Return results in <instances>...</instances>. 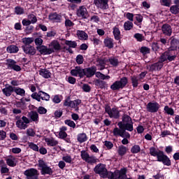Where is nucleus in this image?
I'll use <instances>...</instances> for the list:
<instances>
[{"label":"nucleus","instance_id":"f257e3e1","mask_svg":"<svg viewBox=\"0 0 179 179\" xmlns=\"http://www.w3.org/2000/svg\"><path fill=\"white\" fill-rule=\"evenodd\" d=\"M150 155L157 157V162H161L164 166H171V160L164 152L155 147L150 148Z\"/></svg>","mask_w":179,"mask_h":179},{"label":"nucleus","instance_id":"f03ea898","mask_svg":"<svg viewBox=\"0 0 179 179\" xmlns=\"http://www.w3.org/2000/svg\"><path fill=\"white\" fill-rule=\"evenodd\" d=\"M117 126L120 129H126V131H129V132L134 131V122H132V118L127 114L122 115V121L117 123Z\"/></svg>","mask_w":179,"mask_h":179},{"label":"nucleus","instance_id":"7ed1b4c3","mask_svg":"<svg viewBox=\"0 0 179 179\" xmlns=\"http://www.w3.org/2000/svg\"><path fill=\"white\" fill-rule=\"evenodd\" d=\"M38 167L40 168L41 170V174L42 176H51L53 173L52 169L50 167L48 164L47 162H44L43 159H40L38 161Z\"/></svg>","mask_w":179,"mask_h":179},{"label":"nucleus","instance_id":"20e7f679","mask_svg":"<svg viewBox=\"0 0 179 179\" xmlns=\"http://www.w3.org/2000/svg\"><path fill=\"white\" fill-rule=\"evenodd\" d=\"M95 174H99L101 178H107V168L104 164H98L94 169Z\"/></svg>","mask_w":179,"mask_h":179},{"label":"nucleus","instance_id":"39448f33","mask_svg":"<svg viewBox=\"0 0 179 179\" xmlns=\"http://www.w3.org/2000/svg\"><path fill=\"white\" fill-rule=\"evenodd\" d=\"M80 156L81 159L89 164H96V163H99V162H100V160H99L96 157L93 155L90 156L89 153L85 150L81 151Z\"/></svg>","mask_w":179,"mask_h":179},{"label":"nucleus","instance_id":"423d86ee","mask_svg":"<svg viewBox=\"0 0 179 179\" xmlns=\"http://www.w3.org/2000/svg\"><path fill=\"white\" fill-rule=\"evenodd\" d=\"M127 85H128V78L123 77L120 80H117L111 85L110 89L111 90H120V89H124Z\"/></svg>","mask_w":179,"mask_h":179},{"label":"nucleus","instance_id":"0eeeda50","mask_svg":"<svg viewBox=\"0 0 179 179\" xmlns=\"http://www.w3.org/2000/svg\"><path fill=\"white\" fill-rule=\"evenodd\" d=\"M177 58V55H176V51L173 50H169L166 52H164L161 56L160 60L162 62H164L165 61H174Z\"/></svg>","mask_w":179,"mask_h":179},{"label":"nucleus","instance_id":"6e6552de","mask_svg":"<svg viewBox=\"0 0 179 179\" xmlns=\"http://www.w3.org/2000/svg\"><path fill=\"white\" fill-rule=\"evenodd\" d=\"M31 96L32 97V99L36 100L37 101H41V100H45V101H49L50 99V94L43 91H39L38 93L34 92L31 95Z\"/></svg>","mask_w":179,"mask_h":179},{"label":"nucleus","instance_id":"1a4fd4ad","mask_svg":"<svg viewBox=\"0 0 179 179\" xmlns=\"http://www.w3.org/2000/svg\"><path fill=\"white\" fill-rule=\"evenodd\" d=\"M38 171L34 168H30L24 171L26 179H38Z\"/></svg>","mask_w":179,"mask_h":179},{"label":"nucleus","instance_id":"9d476101","mask_svg":"<svg viewBox=\"0 0 179 179\" xmlns=\"http://www.w3.org/2000/svg\"><path fill=\"white\" fill-rule=\"evenodd\" d=\"M27 124H30V120L26 116H22L21 119L17 120L15 122L17 128L20 130L26 129L29 127Z\"/></svg>","mask_w":179,"mask_h":179},{"label":"nucleus","instance_id":"9b49d317","mask_svg":"<svg viewBox=\"0 0 179 179\" xmlns=\"http://www.w3.org/2000/svg\"><path fill=\"white\" fill-rule=\"evenodd\" d=\"M82 103V100L76 99L73 101H71L69 99H65L64 102V106L65 107H70V108H76V111L79 110V106Z\"/></svg>","mask_w":179,"mask_h":179},{"label":"nucleus","instance_id":"f8f14e48","mask_svg":"<svg viewBox=\"0 0 179 179\" xmlns=\"http://www.w3.org/2000/svg\"><path fill=\"white\" fill-rule=\"evenodd\" d=\"M113 134L114 136H121V138H131L129 133L127 132V129L115 127Z\"/></svg>","mask_w":179,"mask_h":179},{"label":"nucleus","instance_id":"ddd939ff","mask_svg":"<svg viewBox=\"0 0 179 179\" xmlns=\"http://www.w3.org/2000/svg\"><path fill=\"white\" fill-rule=\"evenodd\" d=\"M76 15L80 19H87L89 17V13L87 8L85 6H80L76 10Z\"/></svg>","mask_w":179,"mask_h":179},{"label":"nucleus","instance_id":"4468645a","mask_svg":"<svg viewBox=\"0 0 179 179\" xmlns=\"http://www.w3.org/2000/svg\"><path fill=\"white\" fill-rule=\"evenodd\" d=\"M105 111L108 114L110 118L115 120L120 118V111L116 108H111L110 106H106Z\"/></svg>","mask_w":179,"mask_h":179},{"label":"nucleus","instance_id":"2eb2a0df","mask_svg":"<svg viewBox=\"0 0 179 179\" xmlns=\"http://www.w3.org/2000/svg\"><path fill=\"white\" fill-rule=\"evenodd\" d=\"M148 113H157L160 108V104L156 101L149 102L146 106Z\"/></svg>","mask_w":179,"mask_h":179},{"label":"nucleus","instance_id":"dca6fc26","mask_svg":"<svg viewBox=\"0 0 179 179\" xmlns=\"http://www.w3.org/2000/svg\"><path fill=\"white\" fill-rule=\"evenodd\" d=\"M94 3L98 9L102 10L108 9V0H94Z\"/></svg>","mask_w":179,"mask_h":179},{"label":"nucleus","instance_id":"f3484780","mask_svg":"<svg viewBox=\"0 0 179 179\" xmlns=\"http://www.w3.org/2000/svg\"><path fill=\"white\" fill-rule=\"evenodd\" d=\"M70 73L72 76L83 78V76H85V69H83L80 66H76L71 71Z\"/></svg>","mask_w":179,"mask_h":179},{"label":"nucleus","instance_id":"a211bd4d","mask_svg":"<svg viewBox=\"0 0 179 179\" xmlns=\"http://www.w3.org/2000/svg\"><path fill=\"white\" fill-rule=\"evenodd\" d=\"M6 65L8 69H13V71H15L16 72H20V71H22L20 66L16 64V62L13 59H7Z\"/></svg>","mask_w":179,"mask_h":179},{"label":"nucleus","instance_id":"6ab92c4d","mask_svg":"<svg viewBox=\"0 0 179 179\" xmlns=\"http://www.w3.org/2000/svg\"><path fill=\"white\" fill-rule=\"evenodd\" d=\"M36 50H38V51L42 55H50V54H52V52H54V50H52V49H50L45 45L37 46Z\"/></svg>","mask_w":179,"mask_h":179},{"label":"nucleus","instance_id":"aec40b11","mask_svg":"<svg viewBox=\"0 0 179 179\" xmlns=\"http://www.w3.org/2000/svg\"><path fill=\"white\" fill-rule=\"evenodd\" d=\"M49 48L50 50H52L53 52H55V51H61V50H62L61 44H59V42L57 40L52 41L49 44Z\"/></svg>","mask_w":179,"mask_h":179},{"label":"nucleus","instance_id":"412c9836","mask_svg":"<svg viewBox=\"0 0 179 179\" xmlns=\"http://www.w3.org/2000/svg\"><path fill=\"white\" fill-rule=\"evenodd\" d=\"M22 48L24 52L28 55H34L36 52V48L33 45L29 46H22Z\"/></svg>","mask_w":179,"mask_h":179},{"label":"nucleus","instance_id":"4be33fe9","mask_svg":"<svg viewBox=\"0 0 179 179\" xmlns=\"http://www.w3.org/2000/svg\"><path fill=\"white\" fill-rule=\"evenodd\" d=\"M3 94L6 97H10L14 92V87L12 85H6L4 88L2 89Z\"/></svg>","mask_w":179,"mask_h":179},{"label":"nucleus","instance_id":"5701e85b","mask_svg":"<svg viewBox=\"0 0 179 179\" xmlns=\"http://www.w3.org/2000/svg\"><path fill=\"white\" fill-rule=\"evenodd\" d=\"M161 29L163 34H164L165 36H168L169 37L171 36L173 33V29H171V26H170L169 24H164V25H162Z\"/></svg>","mask_w":179,"mask_h":179},{"label":"nucleus","instance_id":"b1692460","mask_svg":"<svg viewBox=\"0 0 179 179\" xmlns=\"http://www.w3.org/2000/svg\"><path fill=\"white\" fill-rule=\"evenodd\" d=\"M96 67H91L87 69H84V76L87 78H92L96 73Z\"/></svg>","mask_w":179,"mask_h":179},{"label":"nucleus","instance_id":"393cba45","mask_svg":"<svg viewBox=\"0 0 179 179\" xmlns=\"http://www.w3.org/2000/svg\"><path fill=\"white\" fill-rule=\"evenodd\" d=\"M28 117L36 124H38V113L36 111H31L28 113Z\"/></svg>","mask_w":179,"mask_h":179},{"label":"nucleus","instance_id":"a878e982","mask_svg":"<svg viewBox=\"0 0 179 179\" xmlns=\"http://www.w3.org/2000/svg\"><path fill=\"white\" fill-rule=\"evenodd\" d=\"M103 43L105 47L108 48H114V39L110 37H106Z\"/></svg>","mask_w":179,"mask_h":179},{"label":"nucleus","instance_id":"bb28decb","mask_svg":"<svg viewBox=\"0 0 179 179\" xmlns=\"http://www.w3.org/2000/svg\"><path fill=\"white\" fill-rule=\"evenodd\" d=\"M39 75L43 76L45 79H49V78H51V72L46 69H40Z\"/></svg>","mask_w":179,"mask_h":179},{"label":"nucleus","instance_id":"cd10ccee","mask_svg":"<svg viewBox=\"0 0 179 179\" xmlns=\"http://www.w3.org/2000/svg\"><path fill=\"white\" fill-rule=\"evenodd\" d=\"M61 18L62 16L57 14V13H53L49 15V19L52 22L59 23V22H61Z\"/></svg>","mask_w":179,"mask_h":179},{"label":"nucleus","instance_id":"c85d7f7f","mask_svg":"<svg viewBox=\"0 0 179 179\" xmlns=\"http://www.w3.org/2000/svg\"><path fill=\"white\" fill-rule=\"evenodd\" d=\"M120 177V171H115L113 173L108 171L106 178L108 179H118Z\"/></svg>","mask_w":179,"mask_h":179},{"label":"nucleus","instance_id":"c756f323","mask_svg":"<svg viewBox=\"0 0 179 179\" xmlns=\"http://www.w3.org/2000/svg\"><path fill=\"white\" fill-rule=\"evenodd\" d=\"M113 34L115 40H117V41H120V40H121V31H120L118 27H113Z\"/></svg>","mask_w":179,"mask_h":179},{"label":"nucleus","instance_id":"7c9ffc66","mask_svg":"<svg viewBox=\"0 0 179 179\" xmlns=\"http://www.w3.org/2000/svg\"><path fill=\"white\" fill-rule=\"evenodd\" d=\"M163 68V62H158L150 66L151 71H160Z\"/></svg>","mask_w":179,"mask_h":179},{"label":"nucleus","instance_id":"2f4dec72","mask_svg":"<svg viewBox=\"0 0 179 179\" xmlns=\"http://www.w3.org/2000/svg\"><path fill=\"white\" fill-rule=\"evenodd\" d=\"M26 101H29L27 99L22 98L20 101L16 103V107L19 108H22V110H24L26 108Z\"/></svg>","mask_w":179,"mask_h":179},{"label":"nucleus","instance_id":"473e14b6","mask_svg":"<svg viewBox=\"0 0 179 179\" xmlns=\"http://www.w3.org/2000/svg\"><path fill=\"white\" fill-rule=\"evenodd\" d=\"M77 36L80 40H87V38H89V36H87V34H86L85 31L80 30L77 31Z\"/></svg>","mask_w":179,"mask_h":179},{"label":"nucleus","instance_id":"72a5a7b5","mask_svg":"<svg viewBox=\"0 0 179 179\" xmlns=\"http://www.w3.org/2000/svg\"><path fill=\"white\" fill-rule=\"evenodd\" d=\"M45 142L47 143L48 146H57L58 142L53 138H45Z\"/></svg>","mask_w":179,"mask_h":179},{"label":"nucleus","instance_id":"f704fd0d","mask_svg":"<svg viewBox=\"0 0 179 179\" xmlns=\"http://www.w3.org/2000/svg\"><path fill=\"white\" fill-rule=\"evenodd\" d=\"M34 42V38L31 37V38H22V43L24 45L22 47H27L31 45V43Z\"/></svg>","mask_w":179,"mask_h":179},{"label":"nucleus","instance_id":"c9c22d12","mask_svg":"<svg viewBox=\"0 0 179 179\" xmlns=\"http://www.w3.org/2000/svg\"><path fill=\"white\" fill-rule=\"evenodd\" d=\"M118 179H132V178H128V176H127V169L124 168L120 169L119 172Z\"/></svg>","mask_w":179,"mask_h":179},{"label":"nucleus","instance_id":"e433bc0d","mask_svg":"<svg viewBox=\"0 0 179 179\" xmlns=\"http://www.w3.org/2000/svg\"><path fill=\"white\" fill-rule=\"evenodd\" d=\"M14 92L18 96H21V97L24 96L26 94V91L24 90V89L20 88L19 87H14Z\"/></svg>","mask_w":179,"mask_h":179},{"label":"nucleus","instance_id":"4c0bfd02","mask_svg":"<svg viewBox=\"0 0 179 179\" xmlns=\"http://www.w3.org/2000/svg\"><path fill=\"white\" fill-rule=\"evenodd\" d=\"M128 150V148L124 145H120L118 147L117 152L120 156H124L127 154V151Z\"/></svg>","mask_w":179,"mask_h":179},{"label":"nucleus","instance_id":"58836bf2","mask_svg":"<svg viewBox=\"0 0 179 179\" xmlns=\"http://www.w3.org/2000/svg\"><path fill=\"white\" fill-rule=\"evenodd\" d=\"M7 51L10 52V54H15V52L19 51V48L15 45H11L7 48Z\"/></svg>","mask_w":179,"mask_h":179},{"label":"nucleus","instance_id":"ea45409f","mask_svg":"<svg viewBox=\"0 0 179 179\" xmlns=\"http://www.w3.org/2000/svg\"><path fill=\"white\" fill-rule=\"evenodd\" d=\"M77 140L80 142V143H83V142H86L87 141V136L86 134L81 133L78 135Z\"/></svg>","mask_w":179,"mask_h":179},{"label":"nucleus","instance_id":"a19ab883","mask_svg":"<svg viewBox=\"0 0 179 179\" xmlns=\"http://www.w3.org/2000/svg\"><path fill=\"white\" fill-rule=\"evenodd\" d=\"M62 160L64 163H68L69 164H71V163L73 162L72 157L68 154L63 155Z\"/></svg>","mask_w":179,"mask_h":179},{"label":"nucleus","instance_id":"79ce46f5","mask_svg":"<svg viewBox=\"0 0 179 179\" xmlns=\"http://www.w3.org/2000/svg\"><path fill=\"white\" fill-rule=\"evenodd\" d=\"M131 80L133 87H138V85H139V77L133 76L131 78Z\"/></svg>","mask_w":179,"mask_h":179},{"label":"nucleus","instance_id":"37998d69","mask_svg":"<svg viewBox=\"0 0 179 179\" xmlns=\"http://www.w3.org/2000/svg\"><path fill=\"white\" fill-rule=\"evenodd\" d=\"M170 12L173 15H178L179 13V5H173L170 8Z\"/></svg>","mask_w":179,"mask_h":179},{"label":"nucleus","instance_id":"c03bdc74","mask_svg":"<svg viewBox=\"0 0 179 179\" xmlns=\"http://www.w3.org/2000/svg\"><path fill=\"white\" fill-rule=\"evenodd\" d=\"M134 27V23L131 21H126L124 23V29L126 31L131 30Z\"/></svg>","mask_w":179,"mask_h":179},{"label":"nucleus","instance_id":"a18cd8bd","mask_svg":"<svg viewBox=\"0 0 179 179\" xmlns=\"http://www.w3.org/2000/svg\"><path fill=\"white\" fill-rule=\"evenodd\" d=\"M95 76L96 78H99L100 79H102V80H108L110 79V76H106L100 72L95 73Z\"/></svg>","mask_w":179,"mask_h":179},{"label":"nucleus","instance_id":"49530a36","mask_svg":"<svg viewBox=\"0 0 179 179\" xmlns=\"http://www.w3.org/2000/svg\"><path fill=\"white\" fill-rule=\"evenodd\" d=\"M64 124L66 125H68V127H70V128H73V129L76 128V124L75 123V122H73L71 120H64Z\"/></svg>","mask_w":179,"mask_h":179},{"label":"nucleus","instance_id":"de8ad7c7","mask_svg":"<svg viewBox=\"0 0 179 179\" xmlns=\"http://www.w3.org/2000/svg\"><path fill=\"white\" fill-rule=\"evenodd\" d=\"M0 170L1 174H6L7 173H9V169L6 166H3V162H0Z\"/></svg>","mask_w":179,"mask_h":179},{"label":"nucleus","instance_id":"09e8293b","mask_svg":"<svg viewBox=\"0 0 179 179\" xmlns=\"http://www.w3.org/2000/svg\"><path fill=\"white\" fill-rule=\"evenodd\" d=\"M164 110L168 115H174V109L169 107V106H165Z\"/></svg>","mask_w":179,"mask_h":179},{"label":"nucleus","instance_id":"8fccbe9b","mask_svg":"<svg viewBox=\"0 0 179 179\" xmlns=\"http://www.w3.org/2000/svg\"><path fill=\"white\" fill-rule=\"evenodd\" d=\"M6 164H8V166H10V167H15V166H16L15 158H8L6 159Z\"/></svg>","mask_w":179,"mask_h":179},{"label":"nucleus","instance_id":"3c124183","mask_svg":"<svg viewBox=\"0 0 179 179\" xmlns=\"http://www.w3.org/2000/svg\"><path fill=\"white\" fill-rule=\"evenodd\" d=\"M141 152V146L138 145H134L131 148V152L134 154L139 153Z\"/></svg>","mask_w":179,"mask_h":179},{"label":"nucleus","instance_id":"603ef678","mask_svg":"<svg viewBox=\"0 0 179 179\" xmlns=\"http://www.w3.org/2000/svg\"><path fill=\"white\" fill-rule=\"evenodd\" d=\"M134 38H136V40H137V41H139L140 43L143 41V40H145V36H143V35L142 34H135L134 36Z\"/></svg>","mask_w":179,"mask_h":179},{"label":"nucleus","instance_id":"864d4df0","mask_svg":"<svg viewBox=\"0 0 179 179\" xmlns=\"http://www.w3.org/2000/svg\"><path fill=\"white\" fill-rule=\"evenodd\" d=\"M140 52H141V54L143 55H146V54H149L150 52V48L146 46H143L140 49Z\"/></svg>","mask_w":179,"mask_h":179},{"label":"nucleus","instance_id":"5fc2aeb1","mask_svg":"<svg viewBox=\"0 0 179 179\" xmlns=\"http://www.w3.org/2000/svg\"><path fill=\"white\" fill-rule=\"evenodd\" d=\"M52 101L55 104H59L60 101H62V96L61 95H55L52 98Z\"/></svg>","mask_w":179,"mask_h":179},{"label":"nucleus","instance_id":"6e6d98bb","mask_svg":"<svg viewBox=\"0 0 179 179\" xmlns=\"http://www.w3.org/2000/svg\"><path fill=\"white\" fill-rule=\"evenodd\" d=\"M65 45H69V47L71 48H76V46L78 45L76 41H66Z\"/></svg>","mask_w":179,"mask_h":179},{"label":"nucleus","instance_id":"4d7b16f0","mask_svg":"<svg viewBox=\"0 0 179 179\" xmlns=\"http://www.w3.org/2000/svg\"><path fill=\"white\" fill-rule=\"evenodd\" d=\"M28 19L32 24H34V23H37V17L34 14L29 15Z\"/></svg>","mask_w":179,"mask_h":179},{"label":"nucleus","instance_id":"13d9d810","mask_svg":"<svg viewBox=\"0 0 179 179\" xmlns=\"http://www.w3.org/2000/svg\"><path fill=\"white\" fill-rule=\"evenodd\" d=\"M28 146L34 152H38V145L34 144V143H28Z\"/></svg>","mask_w":179,"mask_h":179},{"label":"nucleus","instance_id":"bf43d9fd","mask_svg":"<svg viewBox=\"0 0 179 179\" xmlns=\"http://www.w3.org/2000/svg\"><path fill=\"white\" fill-rule=\"evenodd\" d=\"M15 12L16 15H23L24 13V9L20 6H16L15 8Z\"/></svg>","mask_w":179,"mask_h":179},{"label":"nucleus","instance_id":"052dcab7","mask_svg":"<svg viewBox=\"0 0 179 179\" xmlns=\"http://www.w3.org/2000/svg\"><path fill=\"white\" fill-rule=\"evenodd\" d=\"M109 62L110 65L113 66H117L118 65V59L115 57H111L109 59Z\"/></svg>","mask_w":179,"mask_h":179},{"label":"nucleus","instance_id":"680f3d73","mask_svg":"<svg viewBox=\"0 0 179 179\" xmlns=\"http://www.w3.org/2000/svg\"><path fill=\"white\" fill-rule=\"evenodd\" d=\"M76 61L77 64H78V65H82V64H83V61H84L83 56L82 55H78L76 57Z\"/></svg>","mask_w":179,"mask_h":179},{"label":"nucleus","instance_id":"e2e57ef3","mask_svg":"<svg viewBox=\"0 0 179 179\" xmlns=\"http://www.w3.org/2000/svg\"><path fill=\"white\" fill-rule=\"evenodd\" d=\"M38 114L44 115L47 114V109L43 106H39L37 109Z\"/></svg>","mask_w":179,"mask_h":179},{"label":"nucleus","instance_id":"0e129e2a","mask_svg":"<svg viewBox=\"0 0 179 179\" xmlns=\"http://www.w3.org/2000/svg\"><path fill=\"white\" fill-rule=\"evenodd\" d=\"M104 145H105V146L107 148V149H108L109 150H110V149H113V148H114V144H113V143L110 142V141H106L104 142Z\"/></svg>","mask_w":179,"mask_h":179},{"label":"nucleus","instance_id":"69168bd1","mask_svg":"<svg viewBox=\"0 0 179 179\" xmlns=\"http://www.w3.org/2000/svg\"><path fill=\"white\" fill-rule=\"evenodd\" d=\"M152 178L155 179H164V175L163 173L158 172L156 175L152 176Z\"/></svg>","mask_w":179,"mask_h":179},{"label":"nucleus","instance_id":"338daca9","mask_svg":"<svg viewBox=\"0 0 179 179\" xmlns=\"http://www.w3.org/2000/svg\"><path fill=\"white\" fill-rule=\"evenodd\" d=\"M73 22H72V21H71V20H65V26L67 29H69V27H73Z\"/></svg>","mask_w":179,"mask_h":179},{"label":"nucleus","instance_id":"774afa93","mask_svg":"<svg viewBox=\"0 0 179 179\" xmlns=\"http://www.w3.org/2000/svg\"><path fill=\"white\" fill-rule=\"evenodd\" d=\"M161 3L164 6H170L171 5V0H161Z\"/></svg>","mask_w":179,"mask_h":179}]
</instances>
